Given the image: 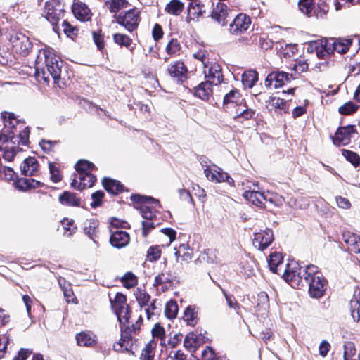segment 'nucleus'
<instances>
[{"label": "nucleus", "mask_w": 360, "mask_h": 360, "mask_svg": "<svg viewBox=\"0 0 360 360\" xmlns=\"http://www.w3.org/2000/svg\"><path fill=\"white\" fill-rule=\"evenodd\" d=\"M175 278L170 271H164L155 276L154 285L160 287L161 290L165 291L172 286Z\"/></svg>", "instance_id": "obj_25"}, {"label": "nucleus", "mask_w": 360, "mask_h": 360, "mask_svg": "<svg viewBox=\"0 0 360 360\" xmlns=\"http://www.w3.org/2000/svg\"><path fill=\"white\" fill-rule=\"evenodd\" d=\"M51 48L47 47L39 51L36 59V75L40 76L44 82H49L51 77L56 83L60 78L62 61Z\"/></svg>", "instance_id": "obj_2"}, {"label": "nucleus", "mask_w": 360, "mask_h": 360, "mask_svg": "<svg viewBox=\"0 0 360 360\" xmlns=\"http://www.w3.org/2000/svg\"><path fill=\"white\" fill-rule=\"evenodd\" d=\"M160 255L161 251L158 246H152L148 250L147 257L150 262L156 261L160 258Z\"/></svg>", "instance_id": "obj_57"}, {"label": "nucleus", "mask_w": 360, "mask_h": 360, "mask_svg": "<svg viewBox=\"0 0 360 360\" xmlns=\"http://www.w3.org/2000/svg\"><path fill=\"white\" fill-rule=\"evenodd\" d=\"M113 40L115 44L126 48H129L132 43V39L129 36L120 33L113 34Z\"/></svg>", "instance_id": "obj_47"}, {"label": "nucleus", "mask_w": 360, "mask_h": 360, "mask_svg": "<svg viewBox=\"0 0 360 360\" xmlns=\"http://www.w3.org/2000/svg\"><path fill=\"white\" fill-rule=\"evenodd\" d=\"M251 24L249 16L244 13L237 15L229 25V31L233 34H240L248 30Z\"/></svg>", "instance_id": "obj_17"}, {"label": "nucleus", "mask_w": 360, "mask_h": 360, "mask_svg": "<svg viewBox=\"0 0 360 360\" xmlns=\"http://www.w3.org/2000/svg\"><path fill=\"white\" fill-rule=\"evenodd\" d=\"M193 58L200 61L203 68H208V65L211 63L210 59V53L205 49H200L193 54Z\"/></svg>", "instance_id": "obj_44"}, {"label": "nucleus", "mask_w": 360, "mask_h": 360, "mask_svg": "<svg viewBox=\"0 0 360 360\" xmlns=\"http://www.w3.org/2000/svg\"><path fill=\"white\" fill-rule=\"evenodd\" d=\"M256 313L258 316L265 317L268 314L269 304V296L265 292H260L257 297Z\"/></svg>", "instance_id": "obj_28"}, {"label": "nucleus", "mask_w": 360, "mask_h": 360, "mask_svg": "<svg viewBox=\"0 0 360 360\" xmlns=\"http://www.w3.org/2000/svg\"><path fill=\"white\" fill-rule=\"evenodd\" d=\"M184 9V4L179 0H172L166 7L165 11L170 15H179Z\"/></svg>", "instance_id": "obj_41"}, {"label": "nucleus", "mask_w": 360, "mask_h": 360, "mask_svg": "<svg viewBox=\"0 0 360 360\" xmlns=\"http://www.w3.org/2000/svg\"><path fill=\"white\" fill-rule=\"evenodd\" d=\"M203 6L199 3L191 2L188 7V15L186 18L187 22L198 20L203 13Z\"/></svg>", "instance_id": "obj_33"}, {"label": "nucleus", "mask_w": 360, "mask_h": 360, "mask_svg": "<svg viewBox=\"0 0 360 360\" xmlns=\"http://www.w3.org/2000/svg\"><path fill=\"white\" fill-rule=\"evenodd\" d=\"M4 128L8 132L15 134L19 128L23 127V122L18 120L12 112H4L1 113Z\"/></svg>", "instance_id": "obj_22"}, {"label": "nucleus", "mask_w": 360, "mask_h": 360, "mask_svg": "<svg viewBox=\"0 0 360 360\" xmlns=\"http://www.w3.org/2000/svg\"><path fill=\"white\" fill-rule=\"evenodd\" d=\"M204 173L207 179L210 181L216 183L226 181L229 185H233V179L231 178L227 173L223 172L220 167L216 165L207 166L204 169Z\"/></svg>", "instance_id": "obj_12"}, {"label": "nucleus", "mask_w": 360, "mask_h": 360, "mask_svg": "<svg viewBox=\"0 0 360 360\" xmlns=\"http://www.w3.org/2000/svg\"><path fill=\"white\" fill-rule=\"evenodd\" d=\"M257 44H259L261 49L264 50H268L272 48L274 43L272 40L265 37L259 36L258 37Z\"/></svg>", "instance_id": "obj_64"}, {"label": "nucleus", "mask_w": 360, "mask_h": 360, "mask_svg": "<svg viewBox=\"0 0 360 360\" xmlns=\"http://www.w3.org/2000/svg\"><path fill=\"white\" fill-rule=\"evenodd\" d=\"M152 335L153 339L157 338L162 340L165 338V331L163 327L159 323H156L152 329Z\"/></svg>", "instance_id": "obj_59"}, {"label": "nucleus", "mask_w": 360, "mask_h": 360, "mask_svg": "<svg viewBox=\"0 0 360 360\" xmlns=\"http://www.w3.org/2000/svg\"><path fill=\"white\" fill-rule=\"evenodd\" d=\"M9 41L12 44L13 50L22 56L28 55L32 48L29 37L18 31L13 30L11 32Z\"/></svg>", "instance_id": "obj_8"}, {"label": "nucleus", "mask_w": 360, "mask_h": 360, "mask_svg": "<svg viewBox=\"0 0 360 360\" xmlns=\"http://www.w3.org/2000/svg\"><path fill=\"white\" fill-rule=\"evenodd\" d=\"M180 47L178 41L172 39L166 46V52L169 55L176 54L180 50Z\"/></svg>", "instance_id": "obj_58"}, {"label": "nucleus", "mask_w": 360, "mask_h": 360, "mask_svg": "<svg viewBox=\"0 0 360 360\" xmlns=\"http://www.w3.org/2000/svg\"><path fill=\"white\" fill-rule=\"evenodd\" d=\"M214 84L209 82L207 80L201 82L194 89L195 95L202 100L207 101L212 96V89Z\"/></svg>", "instance_id": "obj_30"}, {"label": "nucleus", "mask_w": 360, "mask_h": 360, "mask_svg": "<svg viewBox=\"0 0 360 360\" xmlns=\"http://www.w3.org/2000/svg\"><path fill=\"white\" fill-rule=\"evenodd\" d=\"M230 13L231 11L228 6L225 4L219 1L214 6L211 17L219 25L224 26L227 23V18L229 17Z\"/></svg>", "instance_id": "obj_19"}, {"label": "nucleus", "mask_w": 360, "mask_h": 360, "mask_svg": "<svg viewBox=\"0 0 360 360\" xmlns=\"http://www.w3.org/2000/svg\"><path fill=\"white\" fill-rule=\"evenodd\" d=\"M355 134L356 130L353 125L340 127L333 138V143L338 146H346L349 143Z\"/></svg>", "instance_id": "obj_14"}, {"label": "nucleus", "mask_w": 360, "mask_h": 360, "mask_svg": "<svg viewBox=\"0 0 360 360\" xmlns=\"http://www.w3.org/2000/svg\"><path fill=\"white\" fill-rule=\"evenodd\" d=\"M351 39H319L309 41L307 46V52L315 53L317 58L326 59L334 51L344 54L347 52L351 46Z\"/></svg>", "instance_id": "obj_4"}, {"label": "nucleus", "mask_w": 360, "mask_h": 360, "mask_svg": "<svg viewBox=\"0 0 360 360\" xmlns=\"http://www.w3.org/2000/svg\"><path fill=\"white\" fill-rule=\"evenodd\" d=\"M360 290L356 291L350 301L351 315L354 321L358 322L360 319Z\"/></svg>", "instance_id": "obj_34"}, {"label": "nucleus", "mask_w": 360, "mask_h": 360, "mask_svg": "<svg viewBox=\"0 0 360 360\" xmlns=\"http://www.w3.org/2000/svg\"><path fill=\"white\" fill-rule=\"evenodd\" d=\"M124 287L129 289L137 284V278L131 272L126 273L121 278Z\"/></svg>", "instance_id": "obj_48"}, {"label": "nucleus", "mask_w": 360, "mask_h": 360, "mask_svg": "<svg viewBox=\"0 0 360 360\" xmlns=\"http://www.w3.org/2000/svg\"><path fill=\"white\" fill-rule=\"evenodd\" d=\"M114 17L118 24L124 27L129 32L136 30L140 22V12L137 8L129 9L124 13H121Z\"/></svg>", "instance_id": "obj_9"}, {"label": "nucleus", "mask_w": 360, "mask_h": 360, "mask_svg": "<svg viewBox=\"0 0 360 360\" xmlns=\"http://www.w3.org/2000/svg\"><path fill=\"white\" fill-rule=\"evenodd\" d=\"M103 185L105 189L112 194H117L123 190V186L120 181L110 178H104Z\"/></svg>", "instance_id": "obj_35"}, {"label": "nucleus", "mask_w": 360, "mask_h": 360, "mask_svg": "<svg viewBox=\"0 0 360 360\" xmlns=\"http://www.w3.org/2000/svg\"><path fill=\"white\" fill-rule=\"evenodd\" d=\"M75 167L77 172V174H80L82 173L91 174V171L94 168V165L86 160H80L76 163Z\"/></svg>", "instance_id": "obj_42"}, {"label": "nucleus", "mask_w": 360, "mask_h": 360, "mask_svg": "<svg viewBox=\"0 0 360 360\" xmlns=\"http://www.w3.org/2000/svg\"><path fill=\"white\" fill-rule=\"evenodd\" d=\"M357 105H356L354 103L349 101L341 105L339 108V112L342 115H350L354 112L357 110Z\"/></svg>", "instance_id": "obj_54"}, {"label": "nucleus", "mask_w": 360, "mask_h": 360, "mask_svg": "<svg viewBox=\"0 0 360 360\" xmlns=\"http://www.w3.org/2000/svg\"><path fill=\"white\" fill-rule=\"evenodd\" d=\"M135 296L139 304L143 307L147 305L150 300V295L145 291L138 289L135 292Z\"/></svg>", "instance_id": "obj_53"}, {"label": "nucleus", "mask_w": 360, "mask_h": 360, "mask_svg": "<svg viewBox=\"0 0 360 360\" xmlns=\"http://www.w3.org/2000/svg\"><path fill=\"white\" fill-rule=\"evenodd\" d=\"M273 240L274 234L272 230L266 229L264 231L255 233L252 245L259 250L263 251L271 244Z\"/></svg>", "instance_id": "obj_13"}, {"label": "nucleus", "mask_w": 360, "mask_h": 360, "mask_svg": "<svg viewBox=\"0 0 360 360\" xmlns=\"http://www.w3.org/2000/svg\"><path fill=\"white\" fill-rule=\"evenodd\" d=\"M129 5L126 0H109L105 2L107 8L110 13H115V15H117L116 13L120 10L128 8Z\"/></svg>", "instance_id": "obj_38"}, {"label": "nucleus", "mask_w": 360, "mask_h": 360, "mask_svg": "<svg viewBox=\"0 0 360 360\" xmlns=\"http://www.w3.org/2000/svg\"><path fill=\"white\" fill-rule=\"evenodd\" d=\"M111 307L115 311L121 328V338L120 341L113 345V349L121 352L124 348L129 350L133 345V335L139 331L142 323L141 315L139 316L135 323L130 325L131 310L127 304L126 296L117 292L111 300Z\"/></svg>", "instance_id": "obj_1"}, {"label": "nucleus", "mask_w": 360, "mask_h": 360, "mask_svg": "<svg viewBox=\"0 0 360 360\" xmlns=\"http://www.w3.org/2000/svg\"><path fill=\"white\" fill-rule=\"evenodd\" d=\"M168 72L171 77L183 81L186 78L187 69L183 62L176 61L168 68Z\"/></svg>", "instance_id": "obj_29"}, {"label": "nucleus", "mask_w": 360, "mask_h": 360, "mask_svg": "<svg viewBox=\"0 0 360 360\" xmlns=\"http://www.w3.org/2000/svg\"><path fill=\"white\" fill-rule=\"evenodd\" d=\"M110 244L117 248H122L127 246L129 241L130 237L128 233L121 230L110 229Z\"/></svg>", "instance_id": "obj_23"}, {"label": "nucleus", "mask_w": 360, "mask_h": 360, "mask_svg": "<svg viewBox=\"0 0 360 360\" xmlns=\"http://www.w3.org/2000/svg\"><path fill=\"white\" fill-rule=\"evenodd\" d=\"M103 196L104 193L101 191H98L92 193L91 197L93 202L91 203V206L94 208L100 206Z\"/></svg>", "instance_id": "obj_63"}, {"label": "nucleus", "mask_w": 360, "mask_h": 360, "mask_svg": "<svg viewBox=\"0 0 360 360\" xmlns=\"http://www.w3.org/2000/svg\"><path fill=\"white\" fill-rule=\"evenodd\" d=\"M77 344L82 347H93L97 342L95 334L90 331H83L76 335Z\"/></svg>", "instance_id": "obj_27"}, {"label": "nucleus", "mask_w": 360, "mask_h": 360, "mask_svg": "<svg viewBox=\"0 0 360 360\" xmlns=\"http://www.w3.org/2000/svg\"><path fill=\"white\" fill-rule=\"evenodd\" d=\"M51 179L54 183H58L61 180V175L58 168L52 162L49 163Z\"/></svg>", "instance_id": "obj_55"}, {"label": "nucleus", "mask_w": 360, "mask_h": 360, "mask_svg": "<svg viewBox=\"0 0 360 360\" xmlns=\"http://www.w3.org/2000/svg\"><path fill=\"white\" fill-rule=\"evenodd\" d=\"M157 343L154 340L148 342L142 349L140 356L141 360H153L155 356V349Z\"/></svg>", "instance_id": "obj_40"}, {"label": "nucleus", "mask_w": 360, "mask_h": 360, "mask_svg": "<svg viewBox=\"0 0 360 360\" xmlns=\"http://www.w3.org/2000/svg\"><path fill=\"white\" fill-rule=\"evenodd\" d=\"M131 200L134 202L141 203L138 209L140 210L143 218L147 219V221H142V234L144 237H146L148 232L155 226L152 220L156 217L157 207L159 206V202L150 197L142 196L138 194L131 195Z\"/></svg>", "instance_id": "obj_6"}, {"label": "nucleus", "mask_w": 360, "mask_h": 360, "mask_svg": "<svg viewBox=\"0 0 360 360\" xmlns=\"http://www.w3.org/2000/svg\"><path fill=\"white\" fill-rule=\"evenodd\" d=\"M223 294L225 296L226 301L229 307L235 310L237 314H239L240 305L234 296L230 294H227L225 290H223Z\"/></svg>", "instance_id": "obj_52"}, {"label": "nucleus", "mask_w": 360, "mask_h": 360, "mask_svg": "<svg viewBox=\"0 0 360 360\" xmlns=\"http://www.w3.org/2000/svg\"><path fill=\"white\" fill-rule=\"evenodd\" d=\"M298 8L300 12L307 17H311L315 13L314 0H299Z\"/></svg>", "instance_id": "obj_37"}, {"label": "nucleus", "mask_w": 360, "mask_h": 360, "mask_svg": "<svg viewBox=\"0 0 360 360\" xmlns=\"http://www.w3.org/2000/svg\"><path fill=\"white\" fill-rule=\"evenodd\" d=\"M307 69L308 63L304 59H300L296 60L292 66V70L298 74L306 72Z\"/></svg>", "instance_id": "obj_56"}, {"label": "nucleus", "mask_w": 360, "mask_h": 360, "mask_svg": "<svg viewBox=\"0 0 360 360\" xmlns=\"http://www.w3.org/2000/svg\"><path fill=\"white\" fill-rule=\"evenodd\" d=\"M129 226V224L123 220L117 218H112L110 220V230H119L120 228L126 229Z\"/></svg>", "instance_id": "obj_60"}, {"label": "nucleus", "mask_w": 360, "mask_h": 360, "mask_svg": "<svg viewBox=\"0 0 360 360\" xmlns=\"http://www.w3.org/2000/svg\"><path fill=\"white\" fill-rule=\"evenodd\" d=\"M302 281L300 285L292 286L293 288L309 285V294L311 297L319 298L322 297L326 289V281L321 274L318 272V267L314 265H308L305 269L300 268Z\"/></svg>", "instance_id": "obj_5"}, {"label": "nucleus", "mask_w": 360, "mask_h": 360, "mask_svg": "<svg viewBox=\"0 0 360 360\" xmlns=\"http://www.w3.org/2000/svg\"><path fill=\"white\" fill-rule=\"evenodd\" d=\"M96 180V178L94 175L91 174L82 173L80 174H77L73 179L71 183V186L75 189L82 191L86 188L91 187L94 184Z\"/></svg>", "instance_id": "obj_21"}, {"label": "nucleus", "mask_w": 360, "mask_h": 360, "mask_svg": "<svg viewBox=\"0 0 360 360\" xmlns=\"http://www.w3.org/2000/svg\"><path fill=\"white\" fill-rule=\"evenodd\" d=\"M268 264L270 270L273 273L281 275L284 280L291 286L300 285L302 281H305L302 278L300 266L295 261H290L286 264L283 262L282 255L277 252H271L268 259Z\"/></svg>", "instance_id": "obj_3"}, {"label": "nucleus", "mask_w": 360, "mask_h": 360, "mask_svg": "<svg viewBox=\"0 0 360 360\" xmlns=\"http://www.w3.org/2000/svg\"><path fill=\"white\" fill-rule=\"evenodd\" d=\"M98 221L96 219H86L84 224V232L92 241L97 244L96 233L98 232Z\"/></svg>", "instance_id": "obj_32"}, {"label": "nucleus", "mask_w": 360, "mask_h": 360, "mask_svg": "<svg viewBox=\"0 0 360 360\" xmlns=\"http://www.w3.org/2000/svg\"><path fill=\"white\" fill-rule=\"evenodd\" d=\"M39 162L34 157H29L20 166L21 172L25 176H35L39 171Z\"/></svg>", "instance_id": "obj_26"}, {"label": "nucleus", "mask_w": 360, "mask_h": 360, "mask_svg": "<svg viewBox=\"0 0 360 360\" xmlns=\"http://www.w3.org/2000/svg\"><path fill=\"white\" fill-rule=\"evenodd\" d=\"M178 312V305L174 301H169L165 305V313L168 319H174Z\"/></svg>", "instance_id": "obj_49"}, {"label": "nucleus", "mask_w": 360, "mask_h": 360, "mask_svg": "<svg viewBox=\"0 0 360 360\" xmlns=\"http://www.w3.org/2000/svg\"><path fill=\"white\" fill-rule=\"evenodd\" d=\"M224 108L234 115L235 119L245 120L252 118L255 114L254 110L248 108L239 91L233 89L224 97Z\"/></svg>", "instance_id": "obj_7"}, {"label": "nucleus", "mask_w": 360, "mask_h": 360, "mask_svg": "<svg viewBox=\"0 0 360 360\" xmlns=\"http://www.w3.org/2000/svg\"><path fill=\"white\" fill-rule=\"evenodd\" d=\"M249 188L243 193V197L255 206L260 208L264 207V192L258 191V183H252V186H249Z\"/></svg>", "instance_id": "obj_16"}, {"label": "nucleus", "mask_w": 360, "mask_h": 360, "mask_svg": "<svg viewBox=\"0 0 360 360\" xmlns=\"http://www.w3.org/2000/svg\"><path fill=\"white\" fill-rule=\"evenodd\" d=\"M61 204L67 206H79L80 199L74 193L65 191L59 197Z\"/></svg>", "instance_id": "obj_36"}, {"label": "nucleus", "mask_w": 360, "mask_h": 360, "mask_svg": "<svg viewBox=\"0 0 360 360\" xmlns=\"http://www.w3.org/2000/svg\"><path fill=\"white\" fill-rule=\"evenodd\" d=\"M15 132H18V144L27 146L29 142V128L27 127H25V124H23V127L19 128L18 131H15Z\"/></svg>", "instance_id": "obj_50"}, {"label": "nucleus", "mask_w": 360, "mask_h": 360, "mask_svg": "<svg viewBox=\"0 0 360 360\" xmlns=\"http://www.w3.org/2000/svg\"><path fill=\"white\" fill-rule=\"evenodd\" d=\"M292 79V75L287 72H272L267 75L264 85L270 89H276L290 82Z\"/></svg>", "instance_id": "obj_11"}, {"label": "nucleus", "mask_w": 360, "mask_h": 360, "mask_svg": "<svg viewBox=\"0 0 360 360\" xmlns=\"http://www.w3.org/2000/svg\"><path fill=\"white\" fill-rule=\"evenodd\" d=\"M62 223L65 230V234L70 236L75 232L76 227L73 226L74 221L72 219H64Z\"/></svg>", "instance_id": "obj_61"}, {"label": "nucleus", "mask_w": 360, "mask_h": 360, "mask_svg": "<svg viewBox=\"0 0 360 360\" xmlns=\"http://www.w3.org/2000/svg\"><path fill=\"white\" fill-rule=\"evenodd\" d=\"M175 256L178 262H188L192 259L193 250L187 244H181L174 248Z\"/></svg>", "instance_id": "obj_31"}, {"label": "nucleus", "mask_w": 360, "mask_h": 360, "mask_svg": "<svg viewBox=\"0 0 360 360\" xmlns=\"http://www.w3.org/2000/svg\"><path fill=\"white\" fill-rule=\"evenodd\" d=\"M359 356L356 354L354 345L347 342L344 346V360H358Z\"/></svg>", "instance_id": "obj_43"}, {"label": "nucleus", "mask_w": 360, "mask_h": 360, "mask_svg": "<svg viewBox=\"0 0 360 360\" xmlns=\"http://www.w3.org/2000/svg\"><path fill=\"white\" fill-rule=\"evenodd\" d=\"M342 153L354 166L356 167L360 165V157L357 153L345 149L342 150Z\"/></svg>", "instance_id": "obj_51"}, {"label": "nucleus", "mask_w": 360, "mask_h": 360, "mask_svg": "<svg viewBox=\"0 0 360 360\" xmlns=\"http://www.w3.org/2000/svg\"><path fill=\"white\" fill-rule=\"evenodd\" d=\"M258 80V74L255 70L245 71L242 75V83L245 88L251 89Z\"/></svg>", "instance_id": "obj_39"}, {"label": "nucleus", "mask_w": 360, "mask_h": 360, "mask_svg": "<svg viewBox=\"0 0 360 360\" xmlns=\"http://www.w3.org/2000/svg\"><path fill=\"white\" fill-rule=\"evenodd\" d=\"M74 15L81 21H88L91 18V12L86 4L77 1L72 5Z\"/></svg>", "instance_id": "obj_24"}, {"label": "nucleus", "mask_w": 360, "mask_h": 360, "mask_svg": "<svg viewBox=\"0 0 360 360\" xmlns=\"http://www.w3.org/2000/svg\"><path fill=\"white\" fill-rule=\"evenodd\" d=\"M342 240L347 246V250L350 253L359 254L360 253V236L346 231L342 233Z\"/></svg>", "instance_id": "obj_20"}, {"label": "nucleus", "mask_w": 360, "mask_h": 360, "mask_svg": "<svg viewBox=\"0 0 360 360\" xmlns=\"http://www.w3.org/2000/svg\"><path fill=\"white\" fill-rule=\"evenodd\" d=\"M68 287L63 286L62 287L64 297L66 299L67 302L68 303H75L76 302V297L73 293L72 290L70 288V284L68 285Z\"/></svg>", "instance_id": "obj_62"}, {"label": "nucleus", "mask_w": 360, "mask_h": 360, "mask_svg": "<svg viewBox=\"0 0 360 360\" xmlns=\"http://www.w3.org/2000/svg\"><path fill=\"white\" fill-rule=\"evenodd\" d=\"M184 320L190 326H195L197 323V313L195 308L188 306L184 311Z\"/></svg>", "instance_id": "obj_46"}, {"label": "nucleus", "mask_w": 360, "mask_h": 360, "mask_svg": "<svg viewBox=\"0 0 360 360\" xmlns=\"http://www.w3.org/2000/svg\"><path fill=\"white\" fill-rule=\"evenodd\" d=\"M44 14L48 21L52 25H55L63 15V6L59 0L46 1Z\"/></svg>", "instance_id": "obj_10"}, {"label": "nucleus", "mask_w": 360, "mask_h": 360, "mask_svg": "<svg viewBox=\"0 0 360 360\" xmlns=\"http://www.w3.org/2000/svg\"><path fill=\"white\" fill-rule=\"evenodd\" d=\"M203 73L205 80L212 83L214 85H217L222 81L223 75L221 68L220 65L217 63L211 62L208 65V68H204Z\"/></svg>", "instance_id": "obj_18"}, {"label": "nucleus", "mask_w": 360, "mask_h": 360, "mask_svg": "<svg viewBox=\"0 0 360 360\" xmlns=\"http://www.w3.org/2000/svg\"><path fill=\"white\" fill-rule=\"evenodd\" d=\"M15 141L9 140L8 137L0 134V151H4L3 157L6 161H11L18 152V146H15Z\"/></svg>", "instance_id": "obj_15"}, {"label": "nucleus", "mask_w": 360, "mask_h": 360, "mask_svg": "<svg viewBox=\"0 0 360 360\" xmlns=\"http://www.w3.org/2000/svg\"><path fill=\"white\" fill-rule=\"evenodd\" d=\"M269 202V203L279 207L281 206L284 202V198L275 193L266 192L264 193V202Z\"/></svg>", "instance_id": "obj_45"}]
</instances>
